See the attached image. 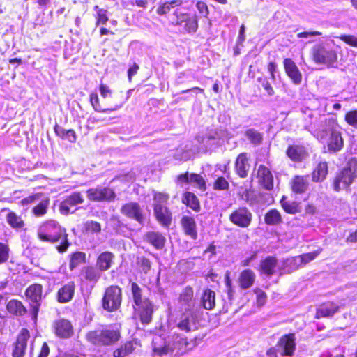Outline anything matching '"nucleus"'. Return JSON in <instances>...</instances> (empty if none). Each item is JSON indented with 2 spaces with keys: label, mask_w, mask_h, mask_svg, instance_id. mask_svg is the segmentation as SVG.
Returning <instances> with one entry per match:
<instances>
[{
  "label": "nucleus",
  "mask_w": 357,
  "mask_h": 357,
  "mask_svg": "<svg viewBox=\"0 0 357 357\" xmlns=\"http://www.w3.org/2000/svg\"><path fill=\"white\" fill-rule=\"evenodd\" d=\"M38 236L41 241L59 243L56 249L61 253L66 251L70 245L66 229L54 220L43 222L38 229Z\"/></svg>",
  "instance_id": "obj_1"
},
{
  "label": "nucleus",
  "mask_w": 357,
  "mask_h": 357,
  "mask_svg": "<svg viewBox=\"0 0 357 357\" xmlns=\"http://www.w3.org/2000/svg\"><path fill=\"white\" fill-rule=\"evenodd\" d=\"M340 47L333 41L322 42L314 45L312 49L314 61L328 67H335L337 62Z\"/></svg>",
  "instance_id": "obj_2"
},
{
  "label": "nucleus",
  "mask_w": 357,
  "mask_h": 357,
  "mask_svg": "<svg viewBox=\"0 0 357 357\" xmlns=\"http://www.w3.org/2000/svg\"><path fill=\"white\" fill-rule=\"evenodd\" d=\"M357 178V160L350 159L343 169L335 176L333 188L335 191L347 188Z\"/></svg>",
  "instance_id": "obj_3"
},
{
  "label": "nucleus",
  "mask_w": 357,
  "mask_h": 357,
  "mask_svg": "<svg viewBox=\"0 0 357 357\" xmlns=\"http://www.w3.org/2000/svg\"><path fill=\"white\" fill-rule=\"evenodd\" d=\"M225 136V132L219 129H209L205 132H200L196 137V141L199 144V150L206 152L208 150L218 146L220 140Z\"/></svg>",
  "instance_id": "obj_4"
},
{
  "label": "nucleus",
  "mask_w": 357,
  "mask_h": 357,
  "mask_svg": "<svg viewBox=\"0 0 357 357\" xmlns=\"http://www.w3.org/2000/svg\"><path fill=\"white\" fill-rule=\"evenodd\" d=\"M86 337L93 344L111 345L119 340L120 333L117 330L105 328L89 331Z\"/></svg>",
  "instance_id": "obj_5"
},
{
  "label": "nucleus",
  "mask_w": 357,
  "mask_h": 357,
  "mask_svg": "<svg viewBox=\"0 0 357 357\" xmlns=\"http://www.w3.org/2000/svg\"><path fill=\"white\" fill-rule=\"evenodd\" d=\"M277 347L270 348L267 352V357H278V351L282 356H292L296 349V338L294 333H289L282 336L277 344Z\"/></svg>",
  "instance_id": "obj_6"
},
{
  "label": "nucleus",
  "mask_w": 357,
  "mask_h": 357,
  "mask_svg": "<svg viewBox=\"0 0 357 357\" xmlns=\"http://www.w3.org/2000/svg\"><path fill=\"white\" fill-rule=\"evenodd\" d=\"M43 286L40 284H33L26 290V296L29 301V312L31 319L36 323L41 306L43 298Z\"/></svg>",
  "instance_id": "obj_7"
},
{
  "label": "nucleus",
  "mask_w": 357,
  "mask_h": 357,
  "mask_svg": "<svg viewBox=\"0 0 357 357\" xmlns=\"http://www.w3.org/2000/svg\"><path fill=\"white\" fill-rule=\"evenodd\" d=\"M122 300L121 289L116 285L107 287L102 300L104 310L108 312L116 310L121 305Z\"/></svg>",
  "instance_id": "obj_8"
},
{
  "label": "nucleus",
  "mask_w": 357,
  "mask_h": 357,
  "mask_svg": "<svg viewBox=\"0 0 357 357\" xmlns=\"http://www.w3.org/2000/svg\"><path fill=\"white\" fill-rule=\"evenodd\" d=\"M120 211L126 218L135 220L141 226L144 225L145 215L142 208L137 202H130L123 204Z\"/></svg>",
  "instance_id": "obj_9"
},
{
  "label": "nucleus",
  "mask_w": 357,
  "mask_h": 357,
  "mask_svg": "<svg viewBox=\"0 0 357 357\" xmlns=\"http://www.w3.org/2000/svg\"><path fill=\"white\" fill-rule=\"evenodd\" d=\"M84 202L83 195L79 192H73L69 195L66 196L59 206V211L63 215H68L70 213H73L79 208H75L77 205L82 204Z\"/></svg>",
  "instance_id": "obj_10"
},
{
  "label": "nucleus",
  "mask_w": 357,
  "mask_h": 357,
  "mask_svg": "<svg viewBox=\"0 0 357 357\" xmlns=\"http://www.w3.org/2000/svg\"><path fill=\"white\" fill-rule=\"evenodd\" d=\"M176 24L182 26L188 33H194L198 29V17L195 13H183L178 10L174 12Z\"/></svg>",
  "instance_id": "obj_11"
},
{
  "label": "nucleus",
  "mask_w": 357,
  "mask_h": 357,
  "mask_svg": "<svg viewBox=\"0 0 357 357\" xmlns=\"http://www.w3.org/2000/svg\"><path fill=\"white\" fill-rule=\"evenodd\" d=\"M252 213L245 206L238 208L229 215L230 222L241 228L248 227L252 222Z\"/></svg>",
  "instance_id": "obj_12"
},
{
  "label": "nucleus",
  "mask_w": 357,
  "mask_h": 357,
  "mask_svg": "<svg viewBox=\"0 0 357 357\" xmlns=\"http://www.w3.org/2000/svg\"><path fill=\"white\" fill-rule=\"evenodd\" d=\"M87 197L93 202L109 201L114 199L115 192L106 187L92 188L86 191Z\"/></svg>",
  "instance_id": "obj_13"
},
{
  "label": "nucleus",
  "mask_w": 357,
  "mask_h": 357,
  "mask_svg": "<svg viewBox=\"0 0 357 357\" xmlns=\"http://www.w3.org/2000/svg\"><path fill=\"white\" fill-rule=\"evenodd\" d=\"M54 333L61 338H69L73 335V327L70 321L60 318L54 321Z\"/></svg>",
  "instance_id": "obj_14"
},
{
  "label": "nucleus",
  "mask_w": 357,
  "mask_h": 357,
  "mask_svg": "<svg viewBox=\"0 0 357 357\" xmlns=\"http://www.w3.org/2000/svg\"><path fill=\"white\" fill-rule=\"evenodd\" d=\"M259 183L266 190L273 188V176L268 168L263 165L259 166L257 171Z\"/></svg>",
  "instance_id": "obj_15"
},
{
  "label": "nucleus",
  "mask_w": 357,
  "mask_h": 357,
  "mask_svg": "<svg viewBox=\"0 0 357 357\" xmlns=\"http://www.w3.org/2000/svg\"><path fill=\"white\" fill-rule=\"evenodd\" d=\"M283 65L286 74L292 82L296 85L300 84L302 81V74L295 62L291 59L287 58L284 59Z\"/></svg>",
  "instance_id": "obj_16"
},
{
  "label": "nucleus",
  "mask_w": 357,
  "mask_h": 357,
  "mask_svg": "<svg viewBox=\"0 0 357 357\" xmlns=\"http://www.w3.org/2000/svg\"><path fill=\"white\" fill-rule=\"evenodd\" d=\"M137 307L140 321L143 324H149L152 321L153 313L155 310L153 303L148 298L144 299V303Z\"/></svg>",
  "instance_id": "obj_17"
},
{
  "label": "nucleus",
  "mask_w": 357,
  "mask_h": 357,
  "mask_svg": "<svg viewBox=\"0 0 357 357\" xmlns=\"http://www.w3.org/2000/svg\"><path fill=\"white\" fill-rule=\"evenodd\" d=\"M144 241L152 245L155 250H161L165 248V236L159 231H149L143 237Z\"/></svg>",
  "instance_id": "obj_18"
},
{
  "label": "nucleus",
  "mask_w": 357,
  "mask_h": 357,
  "mask_svg": "<svg viewBox=\"0 0 357 357\" xmlns=\"http://www.w3.org/2000/svg\"><path fill=\"white\" fill-rule=\"evenodd\" d=\"M153 211L156 220L163 227H168L172 222V213L163 204H153Z\"/></svg>",
  "instance_id": "obj_19"
},
{
  "label": "nucleus",
  "mask_w": 357,
  "mask_h": 357,
  "mask_svg": "<svg viewBox=\"0 0 357 357\" xmlns=\"http://www.w3.org/2000/svg\"><path fill=\"white\" fill-rule=\"evenodd\" d=\"M194 291L190 286L185 287L179 296V303L185 312H193L195 307Z\"/></svg>",
  "instance_id": "obj_20"
},
{
  "label": "nucleus",
  "mask_w": 357,
  "mask_h": 357,
  "mask_svg": "<svg viewBox=\"0 0 357 357\" xmlns=\"http://www.w3.org/2000/svg\"><path fill=\"white\" fill-rule=\"evenodd\" d=\"M286 154L289 158L296 162H302L308 156L305 147L300 144L289 145L287 149Z\"/></svg>",
  "instance_id": "obj_21"
},
{
  "label": "nucleus",
  "mask_w": 357,
  "mask_h": 357,
  "mask_svg": "<svg viewBox=\"0 0 357 357\" xmlns=\"http://www.w3.org/2000/svg\"><path fill=\"white\" fill-rule=\"evenodd\" d=\"M29 338V332L26 329H23L18 336L14 345L12 353L13 357H23L27 347V341Z\"/></svg>",
  "instance_id": "obj_22"
},
{
  "label": "nucleus",
  "mask_w": 357,
  "mask_h": 357,
  "mask_svg": "<svg viewBox=\"0 0 357 357\" xmlns=\"http://www.w3.org/2000/svg\"><path fill=\"white\" fill-rule=\"evenodd\" d=\"M344 146V140L340 131L335 129L330 130V135L327 141L328 149L330 152H339Z\"/></svg>",
  "instance_id": "obj_23"
},
{
  "label": "nucleus",
  "mask_w": 357,
  "mask_h": 357,
  "mask_svg": "<svg viewBox=\"0 0 357 357\" xmlns=\"http://www.w3.org/2000/svg\"><path fill=\"white\" fill-rule=\"evenodd\" d=\"M178 328L183 331L189 332L197 329V323L193 312H185L181 314L177 324Z\"/></svg>",
  "instance_id": "obj_24"
},
{
  "label": "nucleus",
  "mask_w": 357,
  "mask_h": 357,
  "mask_svg": "<svg viewBox=\"0 0 357 357\" xmlns=\"http://www.w3.org/2000/svg\"><path fill=\"white\" fill-rule=\"evenodd\" d=\"M181 225L184 234L192 240L197 238V228L195 219L192 217L183 215L181 220Z\"/></svg>",
  "instance_id": "obj_25"
},
{
  "label": "nucleus",
  "mask_w": 357,
  "mask_h": 357,
  "mask_svg": "<svg viewBox=\"0 0 357 357\" xmlns=\"http://www.w3.org/2000/svg\"><path fill=\"white\" fill-rule=\"evenodd\" d=\"M250 165L246 153H240L235 162V171L241 178H245L250 170Z\"/></svg>",
  "instance_id": "obj_26"
},
{
  "label": "nucleus",
  "mask_w": 357,
  "mask_h": 357,
  "mask_svg": "<svg viewBox=\"0 0 357 357\" xmlns=\"http://www.w3.org/2000/svg\"><path fill=\"white\" fill-rule=\"evenodd\" d=\"M331 129L328 127L326 120H324L311 125L309 131L317 139L322 140L326 137L328 132Z\"/></svg>",
  "instance_id": "obj_27"
},
{
  "label": "nucleus",
  "mask_w": 357,
  "mask_h": 357,
  "mask_svg": "<svg viewBox=\"0 0 357 357\" xmlns=\"http://www.w3.org/2000/svg\"><path fill=\"white\" fill-rule=\"evenodd\" d=\"M339 305L333 302H328L321 305L317 309L315 317L320 318H331L339 310Z\"/></svg>",
  "instance_id": "obj_28"
},
{
  "label": "nucleus",
  "mask_w": 357,
  "mask_h": 357,
  "mask_svg": "<svg viewBox=\"0 0 357 357\" xmlns=\"http://www.w3.org/2000/svg\"><path fill=\"white\" fill-rule=\"evenodd\" d=\"M75 293V284L70 282L62 286L57 292V301L66 303L72 300Z\"/></svg>",
  "instance_id": "obj_29"
},
{
  "label": "nucleus",
  "mask_w": 357,
  "mask_h": 357,
  "mask_svg": "<svg viewBox=\"0 0 357 357\" xmlns=\"http://www.w3.org/2000/svg\"><path fill=\"white\" fill-rule=\"evenodd\" d=\"M114 255L109 251H105L99 255L96 261L98 268L104 272L109 269L113 264Z\"/></svg>",
  "instance_id": "obj_30"
},
{
  "label": "nucleus",
  "mask_w": 357,
  "mask_h": 357,
  "mask_svg": "<svg viewBox=\"0 0 357 357\" xmlns=\"http://www.w3.org/2000/svg\"><path fill=\"white\" fill-rule=\"evenodd\" d=\"M301 266V259L298 257L287 258L282 261L279 266L280 274L290 273L297 270Z\"/></svg>",
  "instance_id": "obj_31"
},
{
  "label": "nucleus",
  "mask_w": 357,
  "mask_h": 357,
  "mask_svg": "<svg viewBox=\"0 0 357 357\" xmlns=\"http://www.w3.org/2000/svg\"><path fill=\"white\" fill-rule=\"evenodd\" d=\"M6 309L10 314L16 317H22L27 312V310L23 303L16 299L10 300L7 303Z\"/></svg>",
  "instance_id": "obj_32"
},
{
  "label": "nucleus",
  "mask_w": 357,
  "mask_h": 357,
  "mask_svg": "<svg viewBox=\"0 0 357 357\" xmlns=\"http://www.w3.org/2000/svg\"><path fill=\"white\" fill-rule=\"evenodd\" d=\"M309 186V182L307 177L302 176H296L291 181L292 191L296 194L305 193Z\"/></svg>",
  "instance_id": "obj_33"
},
{
  "label": "nucleus",
  "mask_w": 357,
  "mask_h": 357,
  "mask_svg": "<svg viewBox=\"0 0 357 357\" xmlns=\"http://www.w3.org/2000/svg\"><path fill=\"white\" fill-rule=\"evenodd\" d=\"M328 172V164L326 162H319L312 173V180L316 183L324 181Z\"/></svg>",
  "instance_id": "obj_34"
},
{
  "label": "nucleus",
  "mask_w": 357,
  "mask_h": 357,
  "mask_svg": "<svg viewBox=\"0 0 357 357\" xmlns=\"http://www.w3.org/2000/svg\"><path fill=\"white\" fill-rule=\"evenodd\" d=\"M277 266V259L273 257H267L261 261L260 270L262 273L267 276H271L275 273V269Z\"/></svg>",
  "instance_id": "obj_35"
},
{
  "label": "nucleus",
  "mask_w": 357,
  "mask_h": 357,
  "mask_svg": "<svg viewBox=\"0 0 357 357\" xmlns=\"http://www.w3.org/2000/svg\"><path fill=\"white\" fill-rule=\"evenodd\" d=\"M203 307L207 310H212L215 305V293L211 289H205L201 298Z\"/></svg>",
  "instance_id": "obj_36"
},
{
  "label": "nucleus",
  "mask_w": 357,
  "mask_h": 357,
  "mask_svg": "<svg viewBox=\"0 0 357 357\" xmlns=\"http://www.w3.org/2000/svg\"><path fill=\"white\" fill-rule=\"evenodd\" d=\"M3 211H8L6 217V222L13 229L18 230L24 227V223L21 216L8 208L3 209Z\"/></svg>",
  "instance_id": "obj_37"
},
{
  "label": "nucleus",
  "mask_w": 357,
  "mask_h": 357,
  "mask_svg": "<svg viewBox=\"0 0 357 357\" xmlns=\"http://www.w3.org/2000/svg\"><path fill=\"white\" fill-rule=\"evenodd\" d=\"M255 280V275L250 269H245L243 271L239 277L240 286L243 289L250 288L254 283Z\"/></svg>",
  "instance_id": "obj_38"
},
{
  "label": "nucleus",
  "mask_w": 357,
  "mask_h": 357,
  "mask_svg": "<svg viewBox=\"0 0 357 357\" xmlns=\"http://www.w3.org/2000/svg\"><path fill=\"white\" fill-rule=\"evenodd\" d=\"M280 204L283 210L287 213L296 214L301 211V206L299 202L287 200L284 196L281 199Z\"/></svg>",
  "instance_id": "obj_39"
},
{
  "label": "nucleus",
  "mask_w": 357,
  "mask_h": 357,
  "mask_svg": "<svg viewBox=\"0 0 357 357\" xmlns=\"http://www.w3.org/2000/svg\"><path fill=\"white\" fill-rule=\"evenodd\" d=\"M183 203L193 211L198 212L200 210L199 202L197 196L191 192H185L183 194Z\"/></svg>",
  "instance_id": "obj_40"
},
{
  "label": "nucleus",
  "mask_w": 357,
  "mask_h": 357,
  "mask_svg": "<svg viewBox=\"0 0 357 357\" xmlns=\"http://www.w3.org/2000/svg\"><path fill=\"white\" fill-rule=\"evenodd\" d=\"M90 102L96 112L101 113H109L117 110L121 107V105H115L114 107L111 108H102L99 102L98 96L96 93H92L90 95Z\"/></svg>",
  "instance_id": "obj_41"
},
{
  "label": "nucleus",
  "mask_w": 357,
  "mask_h": 357,
  "mask_svg": "<svg viewBox=\"0 0 357 357\" xmlns=\"http://www.w3.org/2000/svg\"><path fill=\"white\" fill-rule=\"evenodd\" d=\"M101 271L96 267L87 266L83 271L84 278L89 282L95 284L101 276Z\"/></svg>",
  "instance_id": "obj_42"
},
{
  "label": "nucleus",
  "mask_w": 357,
  "mask_h": 357,
  "mask_svg": "<svg viewBox=\"0 0 357 357\" xmlns=\"http://www.w3.org/2000/svg\"><path fill=\"white\" fill-rule=\"evenodd\" d=\"M264 221L268 225H278L282 222V218L277 209H271L265 214Z\"/></svg>",
  "instance_id": "obj_43"
},
{
  "label": "nucleus",
  "mask_w": 357,
  "mask_h": 357,
  "mask_svg": "<svg viewBox=\"0 0 357 357\" xmlns=\"http://www.w3.org/2000/svg\"><path fill=\"white\" fill-rule=\"evenodd\" d=\"M245 136L251 144L255 146L261 144L263 140L262 134L254 128H249L246 130L245 132Z\"/></svg>",
  "instance_id": "obj_44"
},
{
  "label": "nucleus",
  "mask_w": 357,
  "mask_h": 357,
  "mask_svg": "<svg viewBox=\"0 0 357 357\" xmlns=\"http://www.w3.org/2000/svg\"><path fill=\"white\" fill-rule=\"evenodd\" d=\"M86 254L83 252L77 251L73 252L70 256L69 268L71 271L74 270L78 266L85 262Z\"/></svg>",
  "instance_id": "obj_45"
},
{
  "label": "nucleus",
  "mask_w": 357,
  "mask_h": 357,
  "mask_svg": "<svg viewBox=\"0 0 357 357\" xmlns=\"http://www.w3.org/2000/svg\"><path fill=\"white\" fill-rule=\"evenodd\" d=\"M181 4L180 0H172L167 1L159 6L157 8V13L160 15H163L168 13L172 8L179 6Z\"/></svg>",
  "instance_id": "obj_46"
},
{
  "label": "nucleus",
  "mask_w": 357,
  "mask_h": 357,
  "mask_svg": "<svg viewBox=\"0 0 357 357\" xmlns=\"http://www.w3.org/2000/svg\"><path fill=\"white\" fill-rule=\"evenodd\" d=\"M142 289L135 282L131 284V292L133 298L134 303L136 306L144 303V299H142Z\"/></svg>",
  "instance_id": "obj_47"
},
{
  "label": "nucleus",
  "mask_w": 357,
  "mask_h": 357,
  "mask_svg": "<svg viewBox=\"0 0 357 357\" xmlns=\"http://www.w3.org/2000/svg\"><path fill=\"white\" fill-rule=\"evenodd\" d=\"M84 229L87 233L98 234L101 231V225L93 220H87L84 224Z\"/></svg>",
  "instance_id": "obj_48"
},
{
  "label": "nucleus",
  "mask_w": 357,
  "mask_h": 357,
  "mask_svg": "<svg viewBox=\"0 0 357 357\" xmlns=\"http://www.w3.org/2000/svg\"><path fill=\"white\" fill-rule=\"evenodd\" d=\"M48 205L49 200H42L38 205L33 208V213L38 217L44 215L47 212Z\"/></svg>",
  "instance_id": "obj_49"
},
{
  "label": "nucleus",
  "mask_w": 357,
  "mask_h": 357,
  "mask_svg": "<svg viewBox=\"0 0 357 357\" xmlns=\"http://www.w3.org/2000/svg\"><path fill=\"white\" fill-rule=\"evenodd\" d=\"M319 253L318 251H314L297 256L298 259H301V266L305 265L314 260L318 256Z\"/></svg>",
  "instance_id": "obj_50"
},
{
  "label": "nucleus",
  "mask_w": 357,
  "mask_h": 357,
  "mask_svg": "<svg viewBox=\"0 0 357 357\" xmlns=\"http://www.w3.org/2000/svg\"><path fill=\"white\" fill-rule=\"evenodd\" d=\"M9 252L10 249L8 245L0 242V265L8 261Z\"/></svg>",
  "instance_id": "obj_51"
},
{
  "label": "nucleus",
  "mask_w": 357,
  "mask_h": 357,
  "mask_svg": "<svg viewBox=\"0 0 357 357\" xmlns=\"http://www.w3.org/2000/svg\"><path fill=\"white\" fill-rule=\"evenodd\" d=\"M213 188L217 190H225L229 188V183L225 178L220 176L215 181Z\"/></svg>",
  "instance_id": "obj_52"
},
{
  "label": "nucleus",
  "mask_w": 357,
  "mask_h": 357,
  "mask_svg": "<svg viewBox=\"0 0 357 357\" xmlns=\"http://www.w3.org/2000/svg\"><path fill=\"white\" fill-rule=\"evenodd\" d=\"M257 81L261 84V86L269 96L274 94V90L266 77H259Z\"/></svg>",
  "instance_id": "obj_53"
},
{
  "label": "nucleus",
  "mask_w": 357,
  "mask_h": 357,
  "mask_svg": "<svg viewBox=\"0 0 357 357\" xmlns=\"http://www.w3.org/2000/svg\"><path fill=\"white\" fill-rule=\"evenodd\" d=\"M138 264L141 268V271L146 274L151 268V262L150 259L142 257L141 258H138Z\"/></svg>",
  "instance_id": "obj_54"
},
{
  "label": "nucleus",
  "mask_w": 357,
  "mask_h": 357,
  "mask_svg": "<svg viewBox=\"0 0 357 357\" xmlns=\"http://www.w3.org/2000/svg\"><path fill=\"white\" fill-rule=\"evenodd\" d=\"M347 123L357 128V110L348 112L345 115Z\"/></svg>",
  "instance_id": "obj_55"
},
{
  "label": "nucleus",
  "mask_w": 357,
  "mask_h": 357,
  "mask_svg": "<svg viewBox=\"0 0 357 357\" xmlns=\"http://www.w3.org/2000/svg\"><path fill=\"white\" fill-rule=\"evenodd\" d=\"M169 197L167 194L162 192H154L153 201L154 204H163L167 203Z\"/></svg>",
  "instance_id": "obj_56"
},
{
  "label": "nucleus",
  "mask_w": 357,
  "mask_h": 357,
  "mask_svg": "<svg viewBox=\"0 0 357 357\" xmlns=\"http://www.w3.org/2000/svg\"><path fill=\"white\" fill-rule=\"evenodd\" d=\"M190 183H195L199 188H202L205 185L204 178L199 174L195 173L190 174Z\"/></svg>",
  "instance_id": "obj_57"
},
{
  "label": "nucleus",
  "mask_w": 357,
  "mask_h": 357,
  "mask_svg": "<svg viewBox=\"0 0 357 357\" xmlns=\"http://www.w3.org/2000/svg\"><path fill=\"white\" fill-rule=\"evenodd\" d=\"M340 38L347 45L357 47V36L353 35H342Z\"/></svg>",
  "instance_id": "obj_58"
},
{
  "label": "nucleus",
  "mask_w": 357,
  "mask_h": 357,
  "mask_svg": "<svg viewBox=\"0 0 357 357\" xmlns=\"http://www.w3.org/2000/svg\"><path fill=\"white\" fill-rule=\"evenodd\" d=\"M108 20L107 16V10L104 9H99L97 13V24H106Z\"/></svg>",
  "instance_id": "obj_59"
},
{
  "label": "nucleus",
  "mask_w": 357,
  "mask_h": 357,
  "mask_svg": "<svg viewBox=\"0 0 357 357\" xmlns=\"http://www.w3.org/2000/svg\"><path fill=\"white\" fill-rule=\"evenodd\" d=\"M99 91H100L101 96L103 98H111L112 97V92L110 90V89L109 88L108 86H107L105 84H100V87H99Z\"/></svg>",
  "instance_id": "obj_60"
},
{
  "label": "nucleus",
  "mask_w": 357,
  "mask_h": 357,
  "mask_svg": "<svg viewBox=\"0 0 357 357\" xmlns=\"http://www.w3.org/2000/svg\"><path fill=\"white\" fill-rule=\"evenodd\" d=\"M196 8L200 14H202L204 17H207L208 15V9L207 5L204 2L198 1L196 3Z\"/></svg>",
  "instance_id": "obj_61"
},
{
  "label": "nucleus",
  "mask_w": 357,
  "mask_h": 357,
  "mask_svg": "<svg viewBox=\"0 0 357 357\" xmlns=\"http://www.w3.org/2000/svg\"><path fill=\"white\" fill-rule=\"evenodd\" d=\"M154 352L160 356L167 355L169 353L172 352V348L169 346H164L160 347H154Z\"/></svg>",
  "instance_id": "obj_62"
},
{
  "label": "nucleus",
  "mask_w": 357,
  "mask_h": 357,
  "mask_svg": "<svg viewBox=\"0 0 357 357\" xmlns=\"http://www.w3.org/2000/svg\"><path fill=\"white\" fill-rule=\"evenodd\" d=\"M177 183L181 185L190 183V174L188 172H185L184 174H179L177 176Z\"/></svg>",
  "instance_id": "obj_63"
},
{
  "label": "nucleus",
  "mask_w": 357,
  "mask_h": 357,
  "mask_svg": "<svg viewBox=\"0 0 357 357\" xmlns=\"http://www.w3.org/2000/svg\"><path fill=\"white\" fill-rule=\"evenodd\" d=\"M65 133L63 139H66L70 142H75L76 141V134L73 130H68Z\"/></svg>",
  "instance_id": "obj_64"
}]
</instances>
